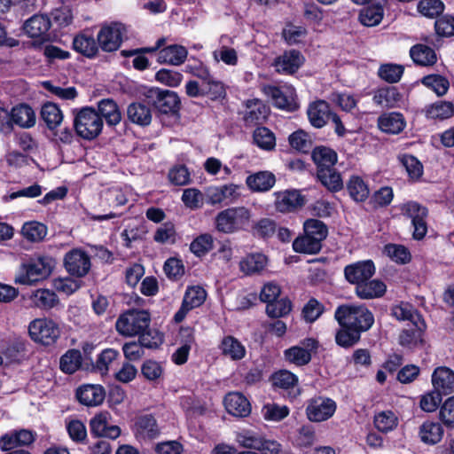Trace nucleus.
Here are the masks:
<instances>
[{"label": "nucleus", "instance_id": "obj_54", "mask_svg": "<svg viewBox=\"0 0 454 454\" xmlns=\"http://www.w3.org/2000/svg\"><path fill=\"white\" fill-rule=\"evenodd\" d=\"M348 191L356 201H364L368 198L369 188L359 176H352L348 183Z\"/></svg>", "mask_w": 454, "mask_h": 454}, {"label": "nucleus", "instance_id": "obj_22", "mask_svg": "<svg viewBox=\"0 0 454 454\" xmlns=\"http://www.w3.org/2000/svg\"><path fill=\"white\" fill-rule=\"evenodd\" d=\"M434 389L442 395L454 391V372L447 367L436 368L432 375Z\"/></svg>", "mask_w": 454, "mask_h": 454}, {"label": "nucleus", "instance_id": "obj_19", "mask_svg": "<svg viewBox=\"0 0 454 454\" xmlns=\"http://www.w3.org/2000/svg\"><path fill=\"white\" fill-rule=\"evenodd\" d=\"M223 403L228 413L235 417L244 418L250 414L251 405L248 400L239 392H231L225 395Z\"/></svg>", "mask_w": 454, "mask_h": 454}, {"label": "nucleus", "instance_id": "obj_58", "mask_svg": "<svg viewBox=\"0 0 454 454\" xmlns=\"http://www.w3.org/2000/svg\"><path fill=\"white\" fill-rule=\"evenodd\" d=\"M213 237L205 233L198 236L190 245V250L197 256H202L213 248Z\"/></svg>", "mask_w": 454, "mask_h": 454}, {"label": "nucleus", "instance_id": "obj_34", "mask_svg": "<svg viewBox=\"0 0 454 454\" xmlns=\"http://www.w3.org/2000/svg\"><path fill=\"white\" fill-rule=\"evenodd\" d=\"M74 49L87 58H93L98 51V43L94 37L86 34H80L73 40Z\"/></svg>", "mask_w": 454, "mask_h": 454}, {"label": "nucleus", "instance_id": "obj_32", "mask_svg": "<svg viewBox=\"0 0 454 454\" xmlns=\"http://www.w3.org/2000/svg\"><path fill=\"white\" fill-rule=\"evenodd\" d=\"M267 265V257L262 254H251L239 262V269L246 275L262 271Z\"/></svg>", "mask_w": 454, "mask_h": 454}, {"label": "nucleus", "instance_id": "obj_23", "mask_svg": "<svg viewBox=\"0 0 454 454\" xmlns=\"http://www.w3.org/2000/svg\"><path fill=\"white\" fill-rule=\"evenodd\" d=\"M98 114L105 119L108 126H115L121 121V113L117 103L111 98H104L98 102Z\"/></svg>", "mask_w": 454, "mask_h": 454}, {"label": "nucleus", "instance_id": "obj_1", "mask_svg": "<svg viewBox=\"0 0 454 454\" xmlns=\"http://www.w3.org/2000/svg\"><path fill=\"white\" fill-rule=\"evenodd\" d=\"M340 325H349L360 333L374 324V316L364 305H340L334 313Z\"/></svg>", "mask_w": 454, "mask_h": 454}, {"label": "nucleus", "instance_id": "obj_33", "mask_svg": "<svg viewBox=\"0 0 454 454\" xmlns=\"http://www.w3.org/2000/svg\"><path fill=\"white\" fill-rule=\"evenodd\" d=\"M391 315L400 321H410L411 324L417 323L420 327L423 325V319L415 308L408 302H401L393 306Z\"/></svg>", "mask_w": 454, "mask_h": 454}, {"label": "nucleus", "instance_id": "obj_7", "mask_svg": "<svg viewBox=\"0 0 454 454\" xmlns=\"http://www.w3.org/2000/svg\"><path fill=\"white\" fill-rule=\"evenodd\" d=\"M148 104L161 114H175L179 110L180 100L176 93L158 88L149 89L145 93Z\"/></svg>", "mask_w": 454, "mask_h": 454}, {"label": "nucleus", "instance_id": "obj_10", "mask_svg": "<svg viewBox=\"0 0 454 454\" xmlns=\"http://www.w3.org/2000/svg\"><path fill=\"white\" fill-rule=\"evenodd\" d=\"M64 267L70 275L82 278L90 270V258L85 251L80 248H74L65 254Z\"/></svg>", "mask_w": 454, "mask_h": 454}, {"label": "nucleus", "instance_id": "obj_9", "mask_svg": "<svg viewBox=\"0 0 454 454\" xmlns=\"http://www.w3.org/2000/svg\"><path fill=\"white\" fill-rule=\"evenodd\" d=\"M262 90L265 96L270 98L273 105L279 109L294 112L299 107L295 99L294 89L291 86L277 87L264 85Z\"/></svg>", "mask_w": 454, "mask_h": 454}, {"label": "nucleus", "instance_id": "obj_59", "mask_svg": "<svg viewBox=\"0 0 454 454\" xmlns=\"http://www.w3.org/2000/svg\"><path fill=\"white\" fill-rule=\"evenodd\" d=\"M418 10L423 16L435 18L444 11V4L441 0H421Z\"/></svg>", "mask_w": 454, "mask_h": 454}, {"label": "nucleus", "instance_id": "obj_14", "mask_svg": "<svg viewBox=\"0 0 454 454\" xmlns=\"http://www.w3.org/2000/svg\"><path fill=\"white\" fill-rule=\"evenodd\" d=\"M109 417L107 412H100L90 419V430L94 437L114 440L120 436V427L115 425H111L109 423Z\"/></svg>", "mask_w": 454, "mask_h": 454}, {"label": "nucleus", "instance_id": "obj_20", "mask_svg": "<svg viewBox=\"0 0 454 454\" xmlns=\"http://www.w3.org/2000/svg\"><path fill=\"white\" fill-rule=\"evenodd\" d=\"M244 121L248 126L262 123L270 113V108L260 99L247 100Z\"/></svg>", "mask_w": 454, "mask_h": 454}, {"label": "nucleus", "instance_id": "obj_48", "mask_svg": "<svg viewBox=\"0 0 454 454\" xmlns=\"http://www.w3.org/2000/svg\"><path fill=\"white\" fill-rule=\"evenodd\" d=\"M254 143L262 150L271 151L276 146L274 133L265 127H258L253 134Z\"/></svg>", "mask_w": 454, "mask_h": 454}, {"label": "nucleus", "instance_id": "obj_17", "mask_svg": "<svg viewBox=\"0 0 454 454\" xmlns=\"http://www.w3.org/2000/svg\"><path fill=\"white\" fill-rule=\"evenodd\" d=\"M303 60L304 58L300 51L291 50L276 58L273 67L279 74H292L300 68Z\"/></svg>", "mask_w": 454, "mask_h": 454}, {"label": "nucleus", "instance_id": "obj_57", "mask_svg": "<svg viewBox=\"0 0 454 454\" xmlns=\"http://www.w3.org/2000/svg\"><path fill=\"white\" fill-rule=\"evenodd\" d=\"M303 229L306 234L317 238L321 243L328 234L327 226L317 219H308L305 221Z\"/></svg>", "mask_w": 454, "mask_h": 454}, {"label": "nucleus", "instance_id": "obj_38", "mask_svg": "<svg viewBox=\"0 0 454 454\" xmlns=\"http://www.w3.org/2000/svg\"><path fill=\"white\" fill-rule=\"evenodd\" d=\"M443 429L437 422L426 421L419 427V436L427 444H435L442 437Z\"/></svg>", "mask_w": 454, "mask_h": 454}, {"label": "nucleus", "instance_id": "obj_5", "mask_svg": "<svg viewBox=\"0 0 454 454\" xmlns=\"http://www.w3.org/2000/svg\"><path fill=\"white\" fill-rule=\"evenodd\" d=\"M250 211L244 207H230L215 217V226L223 233H233L244 228L250 219Z\"/></svg>", "mask_w": 454, "mask_h": 454}, {"label": "nucleus", "instance_id": "obj_49", "mask_svg": "<svg viewBox=\"0 0 454 454\" xmlns=\"http://www.w3.org/2000/svg\"><path fill=\"white\" fill-rule=\"evenodd\" d=\"M383 18V8L380 3L364 8L359 14V20L366 27L378 25Z\"/></svg>", "mask_w": 454, "mask_h": 454}, {"label": "nucleus", "instance_id": "obj_52", "mask_svg": "<svg viewBox=\"0 0 454 454\" xmlns=\"http://www.w3.org/2000/svg\"><path fill=\"white\" fill-rule=\"evenodd\" d=\"M34 305L37 308L49 309L58 303V298L54 292L49 289H38L31 295Z\"/></svg>", "mask_w": 454, "mask_h": 454}, {"label": "nucleus", "instance_id": "obj_42", "mask_svg": "<svg viewBox=\"0 0 454 454\" xmlns=\"http://www.w3.org/2000/svg\"><path fill=\"white\" fill-rule=\"evenodd\" d=\"M322 243L317 238L304 232L303 236L296 238L293 242L295 252L303 254H317L320 251Z\"/></svg>", "mask_w": 454, "mask_h": 454}, {"label": "nucleus", "instance_id": "obj_37", "mask_svg": "<svg viewBox=\"0 0 454 454\" xmlns=\"http://www.w3.org/2000/svg\"><path fill=\"white\" fill-rule=\"evenodd\" d=\"M12 122L22 127L30 128L35 123L34 110L27 105H20L12 109Z\"/></svg>", "mask_w": 454, "mask_h": 454}, {"label": "nucleus", "instance_id": "obj_16", "mask_svg": "<svg viewBox=\"0 0 454 454\" xmlns=\"http://www.w3.org/2000/svg\"><path fill=\"white\" fill-rule=\"evenodd\" d=\"M375 273V267L372 261H362L348 264L344 268L346 280L358 286L365 280H369Z\"/></svg>", "mask_w": 454, "mask_h": 454}, {"label": "nucleus", "instance_id": "obj_4", "mask_svg": "<svg viewBox=\"0 0 454 454\" xmlns=\"http://www.w3.org/2000/svg\"><path fill=\"white\" fill-rule=\"evenodd\" d=\"M151 317L145 310L131 309L121 314L116 321L118 333L124 336L139 335L150 325Z\"/></svg>", "mask_w": 454, "mask_h": 454}, {"label": "nucleus", "instance_id": "obj_60", "mask_svg": "<svg viewBox=\"0 0 454 454\" xmlns=\"http://www.w3.org/2000/svg\"><path fill=\"white\" fill-rule=\"evenodd\" d=\"M292 309L291 301L287 298H282L267 304L266 313L269 317L278 318L287 315Z\"/></svg>", "mask_w": 454, "mask_h": 454}, {"label": "nucleus", "instance_id": "obj_45", "mask_svg": "<svg viewBox=\"0 0 454 454\" xmlns=\"http://www.w3.org/2000/svg\"><path fill=\"white\" fill-rule=\"evenodd\" d=\"M221 348L223 354L232 360H240L246 354L245 347L232 336H227L223 339Z\"/></svg>", "mask_w": 454, "mask_h": 454}, {"label": "nucleus", "instance_id": "obj_53", "mask_svg": "<svg viewBox=\"0 0 454 454\" xmlns=\"http://www.w3.org/2000/svg\"><path fill=\"white\" fill-rule=\"evenodd\" d=\"M421 82L431 89L437 96H443L450 88L449 81L440 74H428L421 80Z\"/></svg>", "mask_w": 454, "mask_h": 454}, {"label": "nucleus", "instance_id": "obj_41", "mask_svg": "<svg viewBox=\"0 0 454 454\" xmlns=\"http://www.w3.org/2000/svg\"><path fill=\"white\" fill-rule=\"evenodd\" d=\"M41 118L50 129H54L62 122L63 114L56 104L47 102L42 106Z\"/></svg>", "mask_w": 454, "mask_h": 454}, {"label": "nucleus", "instance_id": "obj_47", "mask_svg": "<svg viewBox=\"0 0 454 454\" xmlns=\"http://www.w3.org/2000/svg\"><path fill=\"white\" fill-rule=\"evenodd\" d=\"M21 233L28 241L40 242L47 234V227L36 221L27 222L23 224Z\"/></svg>", "mask_w": 454, "mask_h": 454}, {"label": "nucleus", "instance_id": "obj_12", "mask_svg": "<svg viewBox=\"0 0 454 454\" xmlns=\"http://www.w3.org/2000/svg\"><path fill=\"white\" fill-rule=\"evenodd\" d=\"M124 30L125 27L120 23L102 27L97 36L98 46L107 52L117 51L121 44Z\"/></svg>", "mask_w": 454, "mask_h": 454}, {"label": "nucleus", "instance_id": "obj_61", "mask_svg": "<svg viewBox=\"0 0 454 454\" xmlns=\"http://www.w3.org/2000/svg\"><path fill=\"white\" fill-rule=\"evenodd\" d=\"M396 421L395 415L390 411H381L374 417L376 428L383 433L393 430L396 426Z\"/></svg>", "mask_w": 454, "mask_h": 454}, {"label": "nucleus", "instance_id": "obj_31", "mask_svg": "<svg viewBox=\"0 0 454 454\" xmlns=\"http://www.w3.org/2000/svg\"><path fill=\"white\" fill-rule=\"evenodd\" d=\"M379 128L386 133L398 134L405 127V121L403 114L399 113H390L379 118Z\"/></svg>", "mask_w": 454, "mask_h": 454}, {"label": "nucleus", "instance_id": "obj_43", "mask_svg": "<svg viewBox=\"0 0 454 454\" xmlns=\"http://www.w3.org/2000/svg\"><path fill=\"white\" fill-rule=\"evenodd\" d=\"M137 434L145 438L153 439L160 434L156 419L152 415H144L136 422Z\"/></svg>", "mask_w": 454, "mask_h": 454}, {"label": "nucleus", "instance_id": "obj_25", "mask_svg": "<svg viewBox=\"0 0 454 454\" xmlns=\"http://www.w3.org/2000/svg\"><path fill=\"white\" fill-rule=\"evenodd\" d=\"M239 186L231 184L218 187H210L207 192V202L215 205L225 200H233L239 196Z\"/></svg>", "mask_w": 454, "mask_h": 454}, {"label": "nucleus", "instance_id": "obj_26", "mask_svg": "<svg viewBox=\"0 0 454 454\" xmlns=\"http://www.w3.org/2000/svg\"><path fill=\"white\" fill-rule=\"evenodd\" d=\"M386 290L387 286L384 282L370 278L356 286V294L360 299L369 300L383 296Z\"/></svg>", "mask_w": 454, "mask_h": 454}, {"label": "nucleus", "instance_id": "obj_30", "mask_svg": "<svg viewBox=\"0 0 454 454\" xmlns=\"http://www.w3.org/2000/svg\"><path fill=\"white\" fill-rule=\"evenodd\" d=\"M246 182L247 186L254 192H267L274 186L276 178L271 172L261 171L248 176Z\"/></svg>", "mask_w": 454, "mask_h": 454}, {"label": "nucleus", "instance_id": "obj_55", "mask_svg": "<svg viewBox=\"0 0 454 454\" xmlns=\"http://www.w3.org/2000/svg\"><path fill=\"white\" fill-rule=\"evenodd\" d=\"M67 431L73 442L80 444H85L87 442V428L81 420H70L67 424Z\"/></svg>", "mask_w": 454, "mask_h": 454}, {"label": "nucleus", "instance_id": "obj_63", "mask_svg": "<svg viewBox=\"0 0 454 454\" xmlns=\"http://www.w3.org/2000/svg\"><path fill=\"white\" fill-rule=\"evenodd\" d=\"M403 74V67L396 64H385L379 69V75L387 82H397Z\"/></svg>", "mask_w": 454, "mask_h": 454}, {"label": "nucleus", "instance_id": "obj_13", "mask_svg": "<svg viewBox=\"0 0 454 454\" xmlns=\"http://www.w3.org/2000/svg\"><path fill=\"white\" fill-rule=\"evenodd\" d=\"M275 196V208L280 213L294 212L305 204V198L297 190H285L277 192Z\"/></svg>", "mask_w": 454, "mask_h": 454}, {"label": "nucleus", "instance_id": "obj_3", "mask_svg": "<svg viewBox=\"0 0 454 454\" xmlns=\"http://www.w3.org/2000/svg\"><path fill=\"white\" fill-rule=\"evenodd\" d=\"M74 129L78 137L90 141L101 133L103 120L92 107H83L74 114Z\"/></svg>", "mask_w": 454, "mask_h": 454}, {"label": "nucleus", "instance_id": "obj_64", "mask_svg": "<svg viewBox=\"0 0 454 454\" xmlns=\"http://www.w3.org/2000/svg\"><path fill=\"white\" fill-rule=\"evenodd\" d=\"M119 353L117 350L113 348H106L103 350L96 362V369L102 374L107 373L110 365L116 360Z\"/></svg>", "mask_w": 454, "mask_h": 454}, {"label": "nucleus", "instance_id": "obj_11", "mask_svg": "<svg viewBox=\"0 0 454 454\" xmlns=\"http://www.w3.org/2000/svg\"><path fill=\"white\" fill-rule=\"evenodd\" d=\"M336 411V403L328 397L317 396L309 401L306 407L308 419L312 422H322L332 418Z\"/></svg>", "mask_w": 454, "mask_h": 454}, {"label": "nucleus", "instance_id": "obj_15", "mask_svg": "<svg viewBox=\"0 0 454 454\" xmlns=\"http://www.w3.org/2000/svg\"><path fill=\"white\" fill-rule=\"evenodd\" d=\"M206 291L202 287H188L184 294L182 305L174 316L175 322H182L191 309L198 308L203 304L206 300Z\"/></svg>", "mask_w": 454, "mask_h": 454}, {"label": "nucleus", "instance_id": "obj_35", "mask_svg": "<svg viewBox=\"0 0 454 454\" xmlns=\"http://www.w3.org/2000/svg\"><path fill=\"white\" fill-rule=\"evenodd\" d=\"M312 159L317 167V171L322 168H333L337 161V154L331 148L325 146L316 147L312 152Z\"/></svg>", "mask_w": 454, "mask_h": 454}, {"label": "nucleus", "instance_id": "obj_21", "mask_svg": "<svg viewBox=\"0 0 454 454\" xmlns=\"http://www.w3.org/2000/svg\"><path fill=\"white\" fill-rule=\"evenodd\" d=\"M106 392L100 385H83L76 391L79 402L86 406H98L105 399Z\"/></svg>", "mask_w": 454, "mask_h": 454}, {"label": "nucleus", "instance_id": "obj_2", "mask_svg": "<svg viewBox=\"0 0 454 454\" xmlns=\"http://www.w3.org/2000/svg\"><path fill=\"white\" fill-rule=\"evenodd\" d=\"M55 262L50 256H39L27 262L22 263L15 276V283L21 285H34L46 278L54 268Z\"/></svg>", "mask_w": 454, "mask_h": 454}, {"label": "nucleus", "instance_id": "obj_46", "mask_svg": "<svg viewBox=\"0 0 454 454\" xmlns=\"http://www.w3.org/2000/svg\"><path fill=\"white\" fill-rule=\"evenodd\" d=\"M425 112L427 118L444 120L454 114V106L450 102L440 101L428 106Z\"/></svg>", "mask_w": 454, "mask_h": 454}, {"label": "nucleus", "instance_id": "obj_40", "mask_svg": "<svg viewBox=\"0 0 454 454\" xmlns=\"http://www.w3.org/2000/svg\"><path fill=\"white\" fill-rule=\"evenodd\" d=\"M426 329V324L420 327L417 323L412 324V327L404 329L399 335V343L403 347L412 348L422 342V333Z\"/></svg>", "mask_w": 454, "mask_h": 454}, {"label": "nucleus", "instance_id": "obj_36", "mask_svg": "<svg viewBox=\"0 0 454 454\" xmlns=\"http://www.w3.org/2000/svg\"><path fill=\"white\" fill-rule=\"evenodd\" d=\"M182 345L172 355V360L176 364H184L186 363L191 348L194 343V337L190 328L181 329Z\"/></svg>", "mask_w": 454, "mask_h": 454}, {"label": "nucleus", "instance_id": "obj_50", "mask_svg": "<svg viewBox=\"0 0 454 454\" xmlns=\"http://www.w3.org/2000/svg\"><path fill=\"white\" fill-rule=\"evenodd\" d=\"M400 100V94L395 87L378 90L373 96V102L383 107H393Z\"/></svg>", "mask_w": 454, "mask_h": 454}, {"label": "nucleus", "instance_id": "obj_62", "mask_svg": "<svg viewBox=\"0 0 454 454\" xmlns=\"http://www.w3.org/2000/svg\"><path fill=\"white\" fill-rule=\"evenodd\" d=\"M286 358L297 365H304L311 360V354L304 348L294 346L285 351Z\"/></svg>", "mask_w": 454, "mask_h": 454}, {"label": "nucleus", "instance_id": "obj_8", "mask_svg": "<svg viewBox=\"0 0 454 454\" xmlns=\"http://www.w3.org/2000/svg\"><path fill=\"white\" fill-rule=\"evenodd\" d=\"M400 209L403 215L411 219L413 226V239L417 240L422 239L427 232V224L426 221L428 215L427 208L418 202L409 201L401 205Z\"/></svg>", "mask_w": 454, "mask_h": 454}, {"label": "nucleus", "instance_id": "obj_29", "mask_svg": "<svg viewBox=\"0 0 454 454\" xmlns=\"http://www.w3.org/2000/svg\"><path fill=\"white\" fill-rule=\"evenodd\" d=\"M187 50L181 45L173 44L163 48L158 53V61L160 63H169L172 65H181L187 57Z\"/></svg>", "mask_w": 454, "mask_h": 454}, {"label": "nucleus", "instance_id": "obj_28", "mask_svg": "<svg viewBox=\"0 0 454 454\" xmlns=\"http://www.w3.org/2000/svg\"><path fill=\"white\" fill-rule=\"evenodd\" d=\"M128 119L137 125L145 127L152 121V112L150 107L140 102L129 105L127 108Z\"/></svg>", "mask_w": 454, "mask_h": 454}, {"label": "nucleus", "instance_id": "obj_56", "mask_svg": "<svg viewBox=\"0 0 454 454\" xmlns=\"http://www.w3.org/2000/svg\"><path fill=\"white\" fill-rule=\"evenodd\" d=\"M262 414L268 421H280L288 416L289 409L286 405L266 403L262 406Z\"/></svg>", "mask_w": 454, "mask_h": 454}, {"label": "nucleus", "instance_id": "obj_44", "mask_svg": "<svg viewBox=\"0 0 454 454\" xmlns=\"http://www.w3.org/2000/svg\"><path fill=\"white\" fill-rule=\"evenodd\" d=\"M340 328L335 334L336 343L345 348L356 344L361 338V333L349 325H340Z\"/></svg>", "mask_w": 454, "mask_h": 454}, {"label": "nucleus", "instance_id": "obj_24", "mask_svg": "<svg viewBox=\"0 0 454 454\" xmlns=\"http://www.w3.org/2000/svg\"><path fill=\"white\" fill-rule=\"evenodd\" d=\"M307 114L309 122L315 128L324 127L332 114L329 105L324 100L310 104Z\"/></svg>", "mask_w": 454, "mask_h": 454}, {"label": "nucleus", "instance_id": "obj_6", "mask_svg": "<svg viewBox=\"0 0 454 454\" xmlns=\"http://www.w3.org/2000/svg\"><path fill=\"white\" fill-rule=\"evenodd\" d=\"M28 333L34 341L50 346L59 339L60 330L53 320L41 317L35 318L29 323Z\"/></svg>", "mask_w": 454, "mask_h": 454}, {"label": "nucleus", "instance_id": "obj_18", "mask_svg": "<svg viewBox=\"0 0 454 454\" xmlns=\"http://www.w3.org/2000/svg\"><path fill=\"white\" fill-rule=\"evenodd\" d=\"M51 26V21L47 15L35 14L24 23L23 29L29 37L45 40Z\"/></svg>", "mask_w": 454, "mask_h": 454}, {"label": "nucleus", "instance_id": "obj_51", "mask_svg": "<svg viewBox=\"0 0 454 454\" xmlns=\"http://www.w3.org/2000/svg\"><path fill=\"white\" fill-rule=\"evenodd\" d=\"M82 364V354L79 350L70 349L60 358L59 367L65 373L75 372Z\"/></svg>", "mask_w": 454, "mask_h": 454}, {"label": "nucleus", "instance_id": "obj_27", "mask_svg": "<svg viewBox=\"0 0 454 454\" xmlns=\"http://www.w3.org/2000/svg\"><path fill=\"white\" fill-rule=\"evenodd\" d=\"M410 56L416 65L421 67H430L437 61L435 51L431 47L422 43L413 45L410 50Z\"/></svg>", "mask_w": 454, "mask_h": 454}, {"label": "nucleus", "instance_id": "obj_39", "mask_svg": "<svg viewBox=\"0 0 454 454\" xmlns=\"http://www.w3.org/2000/svg\"><path fill=\"white\" fill-rule=\"evenodd\" d=\"M317 176L321 184L331 192H338L343 187L340 175L334 168H322V170L317 171Z\"/></svg>", "mask_w": 454, "mask_h": 454}]
</instances>
